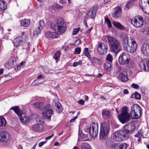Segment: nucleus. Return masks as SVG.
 <instances>
[{"label":"nucleus","instance_id":"31","mask_svg":"<svg viewBox=\"0 0 149 149\" xmlns=\"http://www.w3.org/2000/svg\"><path fill=\"white\" fill-rule=\"evenodd\" d=\"M33 106L35 109H42L43 106V104L42 102H38L34 103L33 104Z\"/></svg>","mask_w":149,"mask_h":149},{"label":"nucleus","instance_id":"33","mask_svg":"<svg viewBox=\"0 0 149 149\" xmlns=\"http://www.w3.org/2000/svg\"><path fill=\"white\" fill-rule=\"evenodd\" d=\"M127 125L128 126V130H129L130 132L129 133V134L132 133V132L135 130L136 128L135 125L133 124H131L130 126L128 125Z\"/></svg>","mask_w":149,"mask_h":149},{"label":"nucleus","instance_id":"42","mask_svg":"<svg viewBox=\"0 0 149 149\" xmlns=\"http://www.w3.org/2000/svg\"><path fill=\"white\" fill-rule=\"evenodd\" d=\"M79 136L80 137L83 141L86 140L84 139L87 138L88 136L87 134H84L83 133H80L79 134Z\"/></svg>","mask_w":149,"mask_h":149},{"label":"nucleus","instance_id":"23","mask_svg":"<svg viewBox=\"0 0 149 149\" xmlns=\"http://www.w3.org/2000/svg\"><path fill=\"white\" fill-rule=\"evenodd\" d=\"M21 26L24 27L29 26L30 24V21L29 19H24L20 21Z\"/></svg>","mask_w":149,"mask_h":149},{"label":"nucleus","instance_id":"40","mask_svg":"<svg viewBox=\"0 0 149 149\" xmlns=\"http://www.w3.org/2000/svg\"><path fill=\"white\" fill-rule=\"evenodd\" d=\"M105 22L107 24L108 27L111 28L112 27V26L110 20L108 17L105 18Z\"/></svg>","mask_w":149,"mask_h":149},{"label":"nucleus","instance_id":"57","mask_svg":"<svg viewBox=\"0 0 149 149\" xmlns=\"http://www.w3.org/2000/svg\"><path fill=\"white\" fill-rule=\"evenodd\" d=\"M79 104H83L84 103V101L82 99L80 100L78 102Z\"/></svg>","mask_w":149,"mask_h":149},{"label":"nucleus","instance_id":"38","mask_svg":"<svg viewBox=\"0 0 149 149\" xmlns=\"http://www.w3.org/2000/svg\"><path fill=\"white\" fill-rule=\"evenodd\" d=\"M61 55V53L60 51H57L54 54L53 58L55 60L58 61L60 58Z\"/></svg>","mask_w":149,"mask_h":149},{"label":"nucleus","instance_id":"56","mask_svg":"<svg viewBox=\"0 0 149 149\" xmlns=\"http://www.w3.org/2000/svg\"><path fill=\"white\" fill-rule=\"evenodd\" d=\"M54 134H52V135L46 137L45 138V139L47 140H49L51 139L52 137L54 136Z\"/></svg>","mask_w":149,"mask_h":149},{"label":"nucleus","instance_id":"45","mask_svg":"<svg viewBox=\"0 0 149 149\" xmlns=\"http://www.w3.org/2000/svg\"><path fill=\"white\" fill-rule=\"evenodd\" d=\"M36 122L38 123V124L40 125L41 123H43L42 119L40 117H38L36 119Z\"/></svg>","mask_w":149,"mask_h":149},{"label":"nucleus","instance_id":"60","mask_svg":"<svg viewBox=\"0 0 149 149\" xmlns=\"http://www.w3.org/2000/svg\"><path fill=\"white\" fill-rule=\"evenodd\" d=\"M45 142L43 141L40 142L39 144V147H41L45 143Z\"/></svg>","mask_w":149,"mask_h":149},{"label":"nucleus","instance_id":"54","mask_svg":"<svg viewBox=\"0 0 149 149\" xmlns=\"http://www.w3.org/2000/svg\"><path fill=\"white\" fill-rule=\"evenodd\" d=\"M54 7L56 8L57 9L59 8L60 9L62 8V6L58 4H54Z\"/></svg>","mask_w":149,"mask_h":149},{"label":"nucleus","instance_id":"37","mask_svg":"<svg viewBox=\"0 0 149 149\" xmlns=\"http://www.w3.org/2000/svg\"><path fill=\"white\" fill-rule=\"evenodd\" d=\"M42 70L46 74L52 73V72H51V70H49L48 67L46 66H44L42 67Z\"/></svg>","mask_w":149,"mask_h":149},{"label":"nucleus","instance_id":"24","mask_svg":"<svg viewBox=\"0 0 149 149\" xmlns=\"http://www.w3.org/2000/svg\"><path fill=\"white\" fill-rule=\"evenodd\" d=\"M131 110L136 111V112H140L142 113L141 109L140 106L137 104H134L131 107Z\"/></svg>","mask_w":149,"mask_h":149},{"label":"nucleus","instance_id":"59","mask_svg":"<svg viewBox=\"0 0 149 149\" xmlns=\"http://www.w3.org/2000/svg\"><path fill=\"white\" fill-rule=\"evenodd\" d=\"M135 136L136 138L141 136V135L140 134L139 132H138L135 135Z\"/></svg>","mask_w":149,"mask_h":149},{"label":"nucleus","instance_id":"64","mask_svg":"<svg viewBox=\"0 0 149 149\" xmlns=\"http://www.w3.org/2000/svg\"><path fill=\"white\" fill-rule=\"evenodd\" d=\"M37 78L38 79H42L43 78V76L42 75L40 74L38 76Z\"/></svg>","mask_w":149,"mask_h":149},{"label":"nucleus","instance_id":"4","mask_svg":"<svg viewBox=\"0 0 149 149\" xmlns=\"http://www.w3.org/2000/svg\"><path fill=\"white\" fill-rule=\"evenodd\" d=\"M52 29L57 34L63 33L66 29V27L63 22L58 21L54 24H51Z\"/></svg>","mask_w":149,"mask_h":149},{"label":"nucleus","instance_id":"34","mask_svg":"<svg viewBox=\"0 0 149 149\" xmlns=\"http://www.w3.org/2000/svg\"><path fill=\"white\" fill-rule=\"evenodd\" d=\"M84 55L87 57L89 59H91V56L89 52L88 49L86 47L84 48L83 52Z\"/></svg>","mask_w":149,"mask_h":149},{"label":"nucleus","instance_id":"44","mask_svg":"<svg viewBox=\"0 0 149 149\" xmlns=\"http://www.w3.org/2000/svg\"><path fill=\"white\" fill-rule=\"evenodd\" d=\"M127 147V144L125 143H122L119 146L120 149H125Z\"/></svg>","mask_w":149,"mask_h":149},{"label":"nucleus","instance_id":"62","mask_svg":"<svg viewBox=\"0 0 149 149\" xmlns=\"http://www.w3.org/2000/svg\"><path fill=\"white\" fill-rule=\"evenodd\" d=\"M123 92L124 94H127L128 93V90L126 89H125L123 91Z\"/></svg>","mask_w":149,"mask_h":149},{"label":"nucleus","instance_id":"49","mask_svg":"<svg viewBox=\"0 0 149 149\" xmlns=\"http://www.w3.org/2000/svg\"><path fill=\"white\" fill-rule=\"evenodd\" d=\"M79 29L80 28H79L74 29L73 31L72 34L73 35H75L77 34L79 31Z\"/></svg>","mask_w":149,"mask_h":149},{"label":"nucleus","instance_id":"36","mask_svg":"<svg viewBox=\"0 0 149 149\" xmlns=\"http://www.w3.org/2000/svg\"><path fill=\"white\" fill-rule=\"evenodd\" d=\"M6 123V121L5 119L2 116H0V127L5 126Z\"/></svg>","mask_w":149,"mask_h":149},{"label":"nucleus","instance_id":"13","mask_svg":"<svg viewBox=\"0 0 149 149\" xmlns=\"http://www.w3.org/2000/svg\"><path fill=\"white\" fill-rule=\"evenodd\" d=\"M139 4L144 13L146 10H149V0H140Z\"/></svg>","mask_w":149,"mask_h":149},{"label":"nucleus","instance_id":"12","mask_svg":"<svg viewBox=\"0 0 149 149\" xmlns=\"http://www.w3.org/2000/svg\"><path fill=\"white\" fill-rule=\"evenodd\" d=\"M108 50V46L106 42H101L99 44L97 48V51L101 55L106 54Z\"/></svg>","mask_w":149,"mask_h":149},{"label":"nucleus","instance_id":"18","mask_svg":"<svg viewBox=\"0 0 149 149\" xmlns=\"http://www.w3.org/2000/svg\"><path fill=\"white\" fill-rule=\"evenodd\" d=\"M120 38L122 40L123 46L129 42L128 34L126 33H121L119 35Z\"/></svg>","mask_w":149,"mask_h":149},{"label":"nucleus","instance_id":"51","mask_svg":"<svg viewBox=\"0 0 149 149\" xmlns=\"http://www.w3.org/2000/svg\"><path fill=\"white\" fill-rule=\"evenodd\" d=\"M81 48L78 47H77L75 49L74 53L75 54H79L81 52Z\"/></svg>","mask_w":149,"mask_h":149},{"label":"nucleus","instance_id":"61","mask_svg":"<svg viewBox=\"0 0 149 149\" xmlns=\"http://www.w3.org/2000/svg\"><path fill=\"white\" fill-rule=\"evenodd\" d=\"M77 118V116H75L74 118L70 120V122H73L74 120Z\"/></svg>","mask_w":149,"mask_h":149},{"label":"nucleus","instance_id":"19","mask_svg":"<svg viewBox=\"0 0 149 149\" xmlns=\"http://www.w3.org/2000/svg\"><path fill=\"white\" fill-rule=\"evenodd\" d=\"M141 50L145 55L146 56L149 55V45L144 44L141 47Z\"/></svg>","mask_w":149,"mask_h":149},{"label":"nucleus","instance_id":"5","mask_svg":"<svg viewBox=\"0 0 149 149\" xmlns=\"http://www.w3.org/2000/svg\"><path fill=\"white\" fill-rule=\"evenodd\" d=\"M118 117L120 121L123 124L127 123L130 120V116L128 113V109L127 107H123Z\"/></svg>","mask_w":149,"mask_h":149},{"label":"nucleus","instance_id":"58","mask_svg":"<svg viewBox=\"0 0 149 149\" xmlns=\"http://www.w3.org/2000/svg\"><path fill=\"white\" fill-rule=\"evenodd\" d=\"M130 39L131 41V43H132V42L134 43V42L135 43H136V41H135L134 38L133 37H130Z\"/></svg>","mask_w":149,"mask_h":149},{"label":"nucleus","instance_id":"9","mask_svg":"<svg viewBox=\"0 0 149 149\" xmlns=\"http://www.w3.org/2000/svg\"><path fill=\"white\" fill-rule=\"evenodd\" d=\"M98 125L97 123L94 122L90 125L89 129V133L93 138L95 137L98 133Z\"/></svg>","mask_w":149,"mask_h":149},{"label":"nucleus","instance_id":"52","mask_svg":"<svg viewBox=\"0 0 149 149\" xmlns=\"http://www.w3.org/2000/svg\"><path fill=\"white\" fill-rule=\"evenodd\" d=\"M118 147L117 145V144H115L113 143L111 146L109 148L113 149H116Z\"/></svg>","mask_w":149,"mask_h":149},{"label":"nucleus","instance_id":"21","mask_svg":"<svg viewBox=\"0 0 149 149\" xmlns=\"http://www.w3.org/2000/svg\"><path fill=\"white\" fill-rule=\"evenodd\" d=\"M121 13V8L118 6L115 8L114 13L112 14V16L114 18H117L120 17Z\"/></svg>","mask_w":149,"mask_h":149},{"label":"nucleus","instance_id":"2","mask_svg":"<svg viewBox=\"0 0 149 149\" xmlns=\"http://www.w3.org/2000/svg\"><path fill=\"white\" fill-rule=\"evenodd\" d=\"M127 125L124 126L123 129L115 132L113 134V139L117 141H121L127 139L129 138V133L130 132L128 130Z\"/></svg>","mask_w":149,"mask_h":149},{"label":"nucleus","instance_id":"14","mask_svg":"<svg viewBox=\"0 0 149 149\" xmlns=\"http://www.w3.org/2000/svg\"><path fill=\"white\" fill-rule=\"evenodd\" d=\"M10 139L8 133L4 131H0V141L6 142Z\"/></svg>","mask_w":149,"mask_h":149},{"label":"nucleus","instance_id":"27","mask_svg":"<svg viewBox=\"0 0 149 149\" xmlns=\"http://www.w3.org/2000/svg\"><path fill=\"white\" fill-rule=\"evenodd\" d=\"M118 79L123 82H126L128 80V78L122 72L119 73L118 76Z\"/></svg>","mask_w":149,"mask_h":149},{"label":"nucleus","instance_id":"32","mask_svg":"<svg viewBox=\"0 0 149 149\" xmlns=\"http://www.w3.org/2000/svg\"><path fill=\"white\" fill-rule=\"evenodd\" d=\"M102 114L103 117H108L110 116L111 114V112L105 109L102 111Z\"/></svg>","mask_w":149,"mask_h":149},{"label":"nucleus","instance_id":"17","mask_svg":"<svg viewBox=\"0 0 149 149\" xmlns=\"http://www.w3.org/2000/svg\"><path fill=\"white\" fill-rule=\"evenodd\" d=\"M24 42L22 36H20L18 37L15 39L14 45V46L18 47L20 45H23Z\"/></svg>","mask_w":149,"mask_h":149},{"label":"nucleus","instance_id":"39","mask_svg":"<svg viewBox=\"0 0 149 149\" xmlns=\"http://www.w3.org/2000/svg\"><path fill=\"white\" fill-rule=\"evenodd\" d=\"M82 149H91L90 145L86 143H82L81 145Z\"/></svg>","mask_w":149,"mask_h":149},{"label":"nucleus","instance_id":"8","mask_svg":"<svg viewBox=\"0 0 149 149\" xmlns=\"http://www.w3.org/2000/svg\"><path fill=\"white\" fill-rule=\"evenodd\" d=\"M118 61L119 63L122 65H125L128 63L129 67H132L133 66V63L131 61H129V57L128 54L123 53L120 56Z\"/></svg>","mask_w":149,"mask_h":149},{"label":"nucleus","instance_id":"11","mask_svg":"<svg viewBox=\"0 0 149 149\" xmlns=\"http://www.w3.org/2000/svg\"><path fill=\"white\" fill-rule=\"evenodd\" d=\"M143 20L142 17L140 16L137 18L134 17L131 20V23L134 27L138 28L141 26L143 24Z\"/></svg>","mask_w":149,"mask_h":149},{"label":"nucleus","instance_id":"55","mask_svg":"<svg viewBox=\"0 0 149 149\" xmlns=\"http://www.w3.org/2000/svg\"><path fill=\"white\" fill-rule=\"evenodd\" d=\"M38 81V79H36L33 82V83L32 84V85L34 86V85H38L40 84L39 82H37V83H36V82Z\"/></svg>","mask_w":149,"mask_h":149},{"label":"nucleus","instance_id":"50","mask_svg":"<svg viewBox=\"0 0 149 149\" xmlns=\"http://www.w3.org/2000/svg\"><path fill=\"white\" fill-rule=\"evenodd\" d=\"M113 142L110 140H108L106 142V144L108 147H110L111 146L113 143Z\"/></svg>","mask_w":149,"mask_h":149},{"label":"nucleus","instance_id":"20","mask_svg":"<svg viewBox=\"0 0 149 149\" xmlns=\"http://www.w3.org/2000/svg\"><path fill=\"white\" fill-rule=\"evenodd\" d=\"M141 114L140 112H136V111L131 110L130 115L132 119H136L139 118L141 116Z\"/></svg>","mask_w":149,"mask_h":149},{"label":"nucleus","instance_id":"10","mask_svg":"<svg viewBox=\"0 0 149 149\" xmlns=\"http://www.w3.org/2000/svg\"><path fill=\"white\" fill-rule=\"evenodd\" d=\"M123 48L125 50L129 53H132L136 51L137 48V44L136 43L132 42L130 45L128 43L123 46Z\"/></svg>","mask_w":149,"mask_h":149},{"label":"nucleus","instance_id":"3","mask_svg":"<svg viewBox=\"0 0 149 149\" xmlns=\"http://www.w3.org/2000/svg\"><path fill=\"white\" fill-rule=\"evenodd\" d=\"M10 109L13 110L19 117L21 122L23 124H27L29 121V118L25 113H22V111L18 106L12 107Z\"/></svg>","mask_w":149,"mask_h":149},{"label":"nucleus","instance_id":"1","mask_svg":"<svg viewBox=\"0 0 149 149\" xmlns=\"http://www.w3.org/2000/svg\"><path fill=\"white\" fill-rule=\"evenodd\" d=\"M110 51L117 54L121 50V46L120 41L115 38L109 35L106 36Z\"/></svg>","mask_w":149,"mask_h":149},{"label":"nucleus","instance_id":"43","mask_svg":"<svg viewBox=\"0 0 149 149\" xmlns=\"http://www.w3.org/2000/svg\"><path fill=\"white\" fill-rule=\"evenodd\" d=\"M107 60L110 62H111L113 59L112 55L110 54H109L107 56L106 58Z\"/></svg>","mask_w":149,"mask_h":149},{"label":"nucleus","instance_id":"53","mask_svg":"<svg viewBox=\"0 0 149 149\" xmlns=\"http://www.w3.org/2000/svg\"><path fill=\"white\" fill-rule=\"evenodd\" d=\"M132 86L135 89H138L139 88V86L136 84H132Z\"/></svg>","mask_w":149,"mask_h":149},{"label":"nucleus","instance_id":"63","mask_svg":"<svg viewBox=\"0 0 149 149\" xmlns=\"http://www.w3.org/2000/svg\"><path fill=\"white\" fill-rule=\"evenodd\" d=\"M78 65V64L77 61L75 62H74V63L73 64V66L74 67H75L77 66Z\"/></svg>","mask_w":149,"mask_h":149},{"label":"nucleus","instance_id":"41","mask_svg":"<svg viewBox=\"0 0 149 149\" xmlns=\"http://www.w3.org/2000/svg\"><path fill=\"white\" fill-rule=\"evenodd\" d=\"M134 95L135 98L136 99L140 100L141 98V95L139 93L136 92H135L132 95Z\"/></svg>","mask_w":149,"mask_h":149},{"label":"nucleus","instance_id":"29","mask_svg":"<svg viewBox=\"0 0 149 149\" xmlns=\"http://www.w3.org/2000/svg\"><path fill=\"white\" fill-rule=\"evenodd\" d=\"M7 8L6 4L3 0H0V11H2Z\"/></svg>","mask_w":149,"mask_h":149},{"label":"nucleus","instance_id":"25","mask_svg":"<svg viewBox=\"0 0 149 149\" xmlns=\"http://www.w3.org/2000/svg\"><path fill=\"white\" fill-rule=\"evenodd\" d=\"M32 129L35 131L38 132H41L43 130L42 125L38 124L33 125L32 127Z\"/></svg>","mask_w":149,"mask_h":149},{"label":"nucleus","instance_id":"16","mask_svg":"<svg viewBox=\"0 0 149 149\" xmlns=\"http://www.w3.org/2000/svg\"><path fill=\"white\" fill-rule=\"evenodd\" d=\"M16 61L14 58H12L7 62L5 65L6 68L8 69H10L16 66Z\"/></svg>","mask_w":149,"mask_h":149},{"label":"nucleus","instance_id":"6","mask_svg":"<svg viewBox=\"0 0 149 149\" xmlns=\"http://www.w3.org/2000/svg\"><path fill=\"white\" fill-rule=\"evenodd\" d=\"M110 129V126L107 123L103 122L102 123L99 134L100 138L101 140L106 138L107 135L109 132Z\"/></svg>","mask_w":149,"mask_h":149},{"label":"nucleus","instance_id":"22","mask_svg":"<svg viewBox=\"0 0 149 149\" xmlns=\"http://www.w3.org/2000/svg\"><path fill=\"white\" fill-rule=\"evenodd\" d=\"M45 36L47 38H55L58 37V34L55 32L48 31L45 32Z\"/></svg>","mask_w":149,"mask_h":149},{"label":"nucleus","instance_id":"46","mask_svg":"<svg viewBox=\"0 0 149 149\" xmlns=\"http://www.w3.org/2000/svg\"><path fill=\"white\" fill-rule=\"evenodd\" d=\"M133 4V1H130L125 6V8H127V9H128L130 8L132 6Z\"/></svg>","mask_w":149,"mask_h":149},{"label":"nucleus","instance_id":"15","mask_svg":"<svg viewBox=\"0 0 149 149\" xmlns=\"http://www.w3.org/2000/svg\"><path fill=\"white\" fill-rule=\"evenodd\" d=\"M45 26L44 22L43 20H40L39 21V24L35 30L33 31L34 35H37L40 33L41 30Z\"/></svg>","mask_w":149,"mask_h":149},{"label":"nucleus","instance_id":"48","mask_svg":"<svg viewBox=\"0 0 149 149\" xmlns=\"http://www.w3.org/2000/svg\"><path fill=\"white\" fill-rule=\"evenodd\" d=\"M114 70L116 72H119L121 70V68L118 65H116L114 66Z\"/></svg>","mask_w":149,"mask_h":149},{"label":"nucleus","instance_id":"35","mask_svg":"<svg viewBox=\"0 0 149 149\" xmlns=\"http://www.w3.org/2000/svg\"><path fill=\"white\" fill-rule=\"evenodd\" d=\"M104 67L105 69L110 71L111 70V65L110 63L108 62H106L104 64Z\"/></svg>","mask_w":149,"mask_h":149},{"label":"nucleus","instance_id":"30","mask_svg":"<svg viewBox=\"0 0 149 149\" xmlns=\"http://www.w3.org/2000/svg\"><path fill=\"white\" fill-rule=\"evenodd\" d=\"M97 11V9L96 8H93L91 11H89L88 13V15L93 18L95 15L96 12Z\"/></svg>","mask_w":149,"mask_h":149},{"label":"nucleus","instance_id":"7","mask_svg":"<svg viewBox=\"0 0 149 149\" xmlns=\"http://www.w3.org/2000/svg\"><path fill=\"white\" fill-rule=\"evenodd\" d=\"M42 111V116L44 118L47 119H50L52 115L54 114L53 109L49 104L47 105L44 107Z\"/></svg>","mask_w":149,"mask_h":149},{"label":"nucleus","instance_id":"47","mask_svg":"<svg viewBox=\"0 0 149 149\" xmlns=\"http://www.w3.org/2000/svg\"><path fill=\"white\" fill-rule=\"evenodd\" d=\"M90 59H91V61L93 63L97 64L98 63V59L96 58L93 57L92 58Z\"/></svg>","mask_w":149,"mask_h":149},{"label":"nucleus","instance_id":"26","mask_svg":"<svg viewBox=\"0 0 149 149\" xmlns=\"http://www.w3.org/2000/svg\"><path fill=\"white\" fill-rule=\"evenodd\" d=\"M55 106L56 108V110L58 113H60L62 111V108L60 102L58 100L55 101Z\"/></svg>","mask_w":149,"mask_h":149},{"label":"nucleus","instance_id":"28","mask_svg":"<svg viewBox=\"0 0 149 149\" xmlns=\"http://www.w3.org/2000/svg\"><path fill=\"white\" fill-rule=\"evenodd\" d=\"M112 24L113 25L118 29L123 30L125 29L124 26L118 22H117L114 21L112 22Z\"/></svg>","mask_w":149,"mask_h":149}]
</instances>
